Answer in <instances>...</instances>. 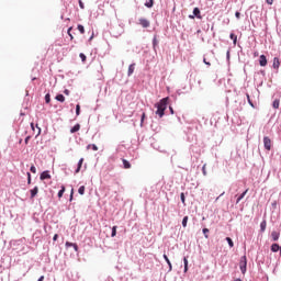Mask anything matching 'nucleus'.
<instances>
[{"instance_id":"48","label":"nucleus","mask_w":281,"mask_h":281,"mask_svg":"<svg viewBox=\"0 0 281 281\" xmlns=\"http://www.w3.org/2000/svg\"><path fill=\"white\" fill-rule=\"evenodd\" d=\"M169 111H170L171 115H175V110L172 109V106L169 108Z\"/></svg>"},{"instance_id":"45","label":"nucleus","mask_w":281,"mask_h":281,"mask_svg":"<svg viewBox=\"0 0 281 281\" xmlns=\"http://www.w3.org/2000/svg\"><path fill=\"white\" fill-rule=\"evenodd\" d=\"M183 262H184V267H187L188 266V257L183 258Z\"/></svg>"},{"instance_id":"38","label":"nucleus","mask_w":281,"mask_h":281,"mask_svg":"<svg viewBox=\"0 0 281 281\" xmlns=\"http://www.w3.org/2000/svg\"><path fill=\"white\" fill-rule=\"evenodd\" d=\"M79 8H81V10H85V3L82 2V0H79Z\"/></svg>"},{"instance_id":"55","label":"nucleus","mask_w":281,"mask_h":281,"mask_svg":"<svg viewBox=\"0 0 281 281\" xmlns=\"http://www.w3.org/2000/svg\"><path fill=\"white\" fill-rule=\"evenodd\" d=\"M205 65H207L210 67L212 64L210 61H206Z\"/></svg>"},{"instance_id":"2","label":"nucleus","mask_w":281,"mask_h":281,"mask_svg":"<svg viewBox=\"0 0 281 281\" xmlns=\"http://www.w3.org/2000/svg\"><path fill=\"white\" fill-rule=\"evenodd\" d=\"M239 269L243 274L247 273V256H243L239 261Z\"/></svg>"},{"instance_id":"11","label":"nucleus","mask_w":281,"mask_h":281,"mask_svg":"<svg viewBox=\"0 0 281 281\" xmlns=\"http://www.w3.org/2000/svg\"><path fill=\"white\" fill-rule=\"evenodd\" d=\"M271 238H272V240H280V233L279 232H277V231H273L272 233H271Z\"/></svg>"},{"instance_id":"16","label":"nucleus","mask_w":281,"mask_h":281,"mask_svg":"<svg viewBox=\"0 0 281 281\" xmlns=\"http://www.w3.org/2000/svg\"><path fill=\"white\" fill-rule=\"evenodd\" d=\"M229 38H231V41H233L234 45H236V43L238 41V36H236V34H234V33H231Z\"/></svg>"},{"instance_id":"34","label":"nucleus","mask_w":281,"mask_h":281,"mask_svg":"<svg viewBox=\"0 0 281 281\" xmlns=\"http://www.w3.org/2000/svg\"><path fill=\"white\" fill-rule=\"evenodd\" d=\"M76 115H80V104L76 105Z\"/></svg>"},{"instance_id":"30","label":"nucleus","mask_w":281,"mask_h":281,"mask_svg":"<svg viewBox=\"0 0 281 281\" xmlns=\"http://www.w3.org/2000/svg\"><path fill=\"white\" fill-rule=\"evenodd\" d=\"M226 240H227L229 247H234V241L232 240L231 237H226Z\"/></svg>"},{"instance_id":"32","label":"nucleus","mask_w":281,"mask_h":281,"mask_svg":"<svg viewBox=\"0 0 281 281\" xmlns=\"http://www.w3.org/2000/svg\"><path fill=\"white\" fill-rule=\"evenodd\" d=\"M180 199H181L183 205H186V194L184 193L180 194Z\"/></svg>"},{"instance_id":"42","label":"nucleus","mask_w":281,"mask_h":281,"mask_svg":"<svg viewBox=\"0 0 281 281\" xmlns=\"http://www.w3.org/2000/svg\"><path fill=\"white\" fill-rule=\"evenodd\" d=\"M31 172H33V175H36V167L31 166Z\"/></svg>"},{"instance_id":"44","label":"nucleus","mask_w":281,"mask_h":281,"mask_svg":"<svg viewBox=\"0 0 281 281\" xmlns=\"http://www.w3.org/2000/svg\"><path fill=\"white\" fill-rule=\"evenodd\" d=\"M167 265H168V267H169V271H171V269H172V262L167 261Z\"/></svg>"},{"instance_id":"33","label":"nucleus","mask_w":281,"mask_h":281,"mask_svg":"<svg viewBox=\"0 0 281 281\" xmlns=\"http://www.w3.org/2000/svg\"><path fill=\"white\" fill-rule=\"evenodd\" d=\"M247 100H248V104H250V106H252L254 109V102H251V98L249 97V94H247Z\"/></svg>"},{"instance_id":"50","label":"nucleus","mask_w":281,"mask_h":281,"mask_svg":"<svg viewBox=\"0 0 281 281\" xmlns=\"http://www.w3.org/2000/svg\"><path fill=\"white\" fill-rule=\"evenodd\" d=\"M53 240H54V241L58 240V234H55V235H54Z\"/></svg>"},{"instance_id":"35","label":"nucleus","mask_w":281,"mask_h":281,"mask_svg":"<svg viewBox=\"0 0 281 281\" xmlns=\"http://www.w3.org/2000/svg\"><path fill=\"white\" fill-rule=\"evenodd\" d=\"M144 120H146V112H143L142 114L140 124H144Z\"/></svg>"},{"instance_id":"20","label":"nucleus","mask_w":281,"mask_h":281,"mask_svg":"<svg viewBox=\"0 0 281 281\" xmlns=\"http://www.w3.org/2000/svg\"><path fill=\"white\" fill-rule=\"evenodd\" d=\"M260 229H261V232H265L267 229V221H262L260 223Z\"/></svg>"},{"instance_id":"54","label":"nucleus","mask_w":281,"mask_h":281,"mask_svg":"<svg viewBox=\"0 0 281 281\" xmlns=\"http://www.w3.org/2000/svg\"><path fill=\"white\" fill-rule=\"evenodd\" d=\"M184 273H188V266H184Z\"/></svg>"},{"instance_id":"43","label":"nucleus","mask_w":281,"mask_h":281,"mask_svg":"<svg viewBox=\"0 0 281 281\" xmlns=\"http://www.w3.org/2000/svg\"><path fill=\"white\" fill-rule=\"evenodd\" d=\"M266 3H268V5H273V0H266Z\"/></svg>"},{"instance_id":"9","label":"nucleus","mask_w":281,"mask_h":281,"mask_svg":"<svg viewBox=\"0 0 281 281\" xmlns=\"http://www.w3.org/2000/svg\"><path fill=\"white\" fill-rule=\"evenodd\" d=\"M82 164H85V158H81V159H79V161H78V167H77V169H76V175H78V172H80V170H81V168H82Z\"/></svg>"},{"instance_id":"52","label":"nucleus","mask_w":281,"mask_h":281,"mask_svg":"<svg viewBox=\"0 0 281 281\" xmlns=\"http://www.w3.org/2000/svg\"><path fill=\"white\" fill-rule=\"evenodd\" d=\"M43 280H45V276L40 277L37 281H43Z\"/></svg>"},{"instance_id":"15","label":"nucleus","mask_w":281,"mask_h":281,"mask_svg":"<svg viewBox=\"0 0 281 281\" xmlns=\"http://www.w3.org/2000/svg\"><path fill=\"white\" fill-rule=\"evenodd\" d=\"M122 162H123V166H124L125 170L131 169V162H128V160L122 159Z\"/></svg>"},{"instance_id":"49","label":"nucleus","mask_w":281,"mask_h":281,"mask_svg":"<svg viewBox=\"0 0 281 281\" xmlns=\"http://www.w3.org/2000/svg\"><path fill=\"white\" fill-rule=\"evenodd\" d=\"M70 201H74V189L71 190V193H70Z\"/></svg>"},{"instance_id":"8","label":"nucleus","mask_w":281,"mask_h":281,"mask_svg":"<svg viewBox=\"0 0 281 281\" xmlns=\"http://www.w3.org/2000/svg\"><path fill=\"white\" fill-rule=\"evenodd\" d=\"M272 67H273V69H277V70L280 69V58H278V57L273 58Z\"/></svg>"},{"instance_id":"21","label":"nucleus","mask_w":281,"mask_h":281,"mask_svg":"<svg viewBox=\"0 0 281 281\" xmlns=\"http://www.w3.org/2000/svg\"><path fill=\"white\" fill-rule=\"evenodd\" d=\"M112 238H115V236H117V226H113L112 227V234H111Z\"/></svg>"},{"instance_id":"56","label":"nucleus","mask_w":281,"mask_h":281,"mask_svg":"<svg viewBox=\"0 0 281 281\" xmlns=\"http://www.w3.org/2000/svg\"><path fill=\"white\" fill-rule=\"evenodd\" d=\"M203 63H204V65H205V64L207 63V59L204 58V59H203Z\"/></svg>"},{"instance_id":"47","label":"nucleus","mask_w":281,"mask_h":281,"mask_svg":"<svg viewBox=\"0 0 281 281\" xmlns=\"http://www.w3.org/2000/svg\"><path fill=\"white\" fill-rule=\"evenodd\" d=\"M235 16H236V19H240V12L237 11V12L235 13Z\"/></svg>"},{"instance_id":"41","label":"nucleus","mask_w":281,"mask_h":281,"mask_svg":"<svg viewBox=\"0 0 281 281\" xmlns=\"http://www.w3.org/2000/svg\"><path fill=\"white\" fill-rule=\"evenodd\" d=\"M74 243H70V241H66V247L69 248V247H74Z\"/></svg>"},{"instance_id":"5","label":"nucleus","mask_w":281,"mask_h":281,"mask_svg":"<svg viewBox=\"0 0 281 281\" xmlns=\"http://www.w3.org/2000/svg\"><path fill=\"white\" fill-rule=\"evenodd\" d=\"M194 16H196V19H202L201 10L199 8L193 9V15H189V19H194Z\"/></svg>"},{"instance_id":"59","label":"nucleus","mask_w":281,"mask_h":281,"mask_svg":"<svg viewBox=\"0 0 281 281\" xmlns=\"http://www.w3.org/2000/svg\"><path fill=\"white\" fill-rule=\"evenodd\" d=\"M38 135H41V128H38Z\"/></svg>"},{"instance_id":"12","label":"nucleus","mask_w":281,"mask_h":281,"mask_svg":"<svg viewBox=\"0 0 281 281\" xmlns=\"http://www.w3.org/2000/svg\"><path fill=\"white\" fill-rule=\"evenodd\" d=\"M134 72H135V64H131L128 66L127 76H133Z\"/></svg>"},{"instance_id":"14","label":"nucleus","mask_w":281,"mask_h":281,"mask_svg":"<svg viewBox=\"0 0 281 281\" xmlns=\"http://www.w3.org/2000/svg\"><path fill=\"white\" fill-rule=\"evenodd\" d=\"M271 251H273V254L280 251V245H278V244H272V245H271Z\"/></svg>"},{"instance_id":"31","label":"nucleus","mask_w":281,"mask_h":281,"mask_svg":"<svg viewBox=\"0 0 281 281\" xmlns=\"http://www.w3.org/2000/svg\"><path fill=\"white\" fill-rule=\"evenodd\" d=\"M78 193L79 194H85V186H81L79 189H78Z\"/></svg>"},{"instance_id":"4","label":"nucleus","mask_w":281,"mask_h":281,"mask_svg":"<svg viewBox=\"0 0 281 281\" xmlns=\"http://www.w3.org/2000/svg\"><path fill=\"white\" fill-rule=\"evenodd\" d=\"M138 23L142 25V27H150V21H148L146 18H140Z\"/></svg>"},{"instance_id":"24","label":"nucleus","mask_w":281,"mask_h":281,"mask_svg":"<svg viewBox=\"0 0 281 281\" xmlns=\"http://www.w3.org/2000/svg\"><path fill=\"white\" fill-rule=\"evenodd\" d=\"M77 30L80 32V34H85V26L83 25L79 24L77 26Z\"/></svg>"},{"instance_id":"18","label":"nucleus","mask_w":281,"mask_h":281,"mask_svg":"<svg viewBox=\"0 0 281 281\" xmlns=\"http://www.w3.org/2000/svg\"><path fill=\"white\" fill-rule=\"evenodd\" d=\"M55 100H57L58 102H65V95L63 94H57Z\"/></svg>"},{"instance_id":"17","label":"nucleus","mask_w":281,"mask_h":281,"mask_svg":"<svg viewBox=\"0 0 281 281\" xmlns=\"http://www.w3.org/2000/svg\"><path fill=\"white\" fill-rule=\"evenodd\" d=\"M78 131H80V124H76L71 130L70 133H78Z\"/></svg>"},{"instance_id":"13","label":"nucleus","mask_w":281,"mask_h":281,"mask_svg":"<svg viewBox=\"0 0 281 281\" xmlns=\"http://www.w3.org/2000/svg\"><path fill=\"white\" fill-rule=\"evenodd\" d=\"M31 192V199H34L36 194H38V187H34V189L30 190Z\"/></svg>"},{"instance_id":"27","label":"nucleus","mask_w":281,"mask_h":281,"mask_svg":"<svg viewBox=\"0 0 281 281\" xmlns=\"http://www.w3.org/2000/svg\"><path fill=\"white\" fill-rule=\"evenodd\" d=\"M45 102L46 104H49V102H52V97L49 95V93L45 95Z\"/></svg>"},{"instance_id":"3","label":"nucleus","mask_w":281,"mask_h":281,"mask_svg":"<svg viewBox=\"0 0 281 281\" xmlns=\"http://www.w3.org/2000/svg\"><path fill=\"white\" fill-rule=\"evenodd\" d=\"M263 146L266 150H271L272 142L271 138H269V136L263 137Z\"/></svg>"},{"instance_id":"29","label":"nucleus","mask_w":281,"mask_h":281,"mask_svg":"<svg viewBox=\"0 0 281 281\" xmlns=\"http://www.w3.org/2000/svg\"><path fill=\"white\" fill-rule=\"evenodd\" d=\"M182 226L188 227V216H184L182 220Z\"/></svg>"},{"instance_id":"39","label":"nucleus","mask_w":281,"mask_h":281,"mask_svg":"<svg viewBox=\"0 0 281 281\" xmlns=\"http://www.w3.org/2000/svg\"><path fill=\"white\" fill-rule=\"evenodd\" d=\"M205 167H206V165H203V167H202V172H203L204 177H205V175H207V170L205 169Z\"/></svg>"},{"instance_id":"22","label":"nucleus","mask_w":281,"mask_h":281,"mask_svg":"<svg viewBox=\"0 0 281 281\" xmlns=\"http://www.w3.org/2000/svg\"><path fill=\"white\" fill-rule=\"evenodd\" d=\"M146 8H153L155 5V0H149L148 2L145 3Z\"/></svg>"},{"instance_id":"1","label":"nucleus","mask_w":281,"mask_h":281,"mask_svg":"<svg viewBox=\"0 0 281 281\" xmlns=\"http://www.w3.org/2000/svg\"><path fill=\"white\" fill-rule=\"evenodd\" d=\"M168 100H170V98L166 97L155 104V108L157 109L156 115L159 117H164V115H166V110L168 109Z\"/></svg>"},{"instance_id":"51","label":"nucleus","mask_w":281,"mask_h":281,"mask_svg":"<svg viewBox=\"0 0 281 281\" xmlns=\"http://www.w3.org/2000/svg\"><path fill=\"white\" fill-rule=\"evenodd\" d=\"M72 247H74L75 251H78V244H74Z\"/></svg>"},{"instance_id":"25","label":"nucleus","mask_w":281,"mask_h":281,"mask_svg":"<svg viewBox=\"0 0 281 281\" xmlns=\"http://www.w3.org/2000/svg\"><path fill=\"white\" fill-rule=\"evenodd\" d=\"M71 30H74V27H69L67 31L68 36L70 37V41H74V35L71 34Z\"/></svg>"},{"instance_id":"6","label":"nucleus","mask_w":281,"mask_h":281,"mask_svg":"<svg viewBox=\"0 0 281 281\" xmlns=\"http://www.w3.org/2000/svg\"><path fill=\"white\" fill-rule=\"evenodd\" d=\"M259 65H260V67H267V56L260 55Z\"/></svg>"},{"instance_id":"37","label":"nucleus","mask_w":281,"mask_h":281,"mask_svg":"<svg viewBox=\"0 0 281 281\" xmlns=\"http://www.w3.org/2000/svg\"><path fill=\"white\" fill-rule=\"evenodd\" d=\"M27 183H32V175L30 172H27Z\"/></svg>"},{"instance_id":"40","label":"nucleus","mask_w":281,"mask_h":281,"mask_svg":"<svg viewBox=\"0 0 281 281\" xmlns=\"http://www.w3.org/2000/svg\"><path fill=\"white\" fill-rule=\"evenodd\" d=\"M30 139H32V136H26L24 144H30Z\"/></svg>"},{"instance_id":"23","label":"nucleus","mask_w":281,"mask_h":281,"mask_svg":"<svg viewBox=\"0 0 281 281\" xmlns=\"http://www.w3.org/2000/svg\"><path fill=\"white\" fill-rule=\"evenodd\" d=\"M65 194V187H61V190L58 192V199H63V195Z\"/></svg>"},{"instance_id":"57","label":"nucleus","mask_w":281,"mask_h":281,"mask_svg":"<svg viewBox=\"0 0 281 281\" xmlns=\"http://www.w3.org/2000/svg\"><path fill=\"white\" fill-rule=\"evenodd\" d=\"M31 127L33 128V131H34V123H31Z\"/></svg>"},{"instance_id":"19","label":"nucleus","mask_w":281,"mask_h":281,"mask_svg":"<svg viewBox=\"0 0 281 281\" xmlns=\"http://www.w3.org/2000/svg\"><path fill=\"white\" fill-rule=\"evenodd\" d=\"M272 106L273 109H280V100L279 99L274 100L272 103Z\"/></svg>"},{"instance_id":"53","label":"nucleus","mask_w":281,"mask_h":281,"mask_svg":"<svg viewBox=\"0 0 281 281\" xmlns=\"http://www.w3.org/2000/svg\"><path fill=\"white\" fill-rule=\"evenodd\" d=\"M64 93H65V95H69V90L66 89V90L64 91Z\"/></svg>"},{"instance_id":"46","label":"nucleus","mask_w":281,"mask_h":281,"mask_svg":"<svg viewBox=\"0 0 281 281\" xmlns=\"http://www.w3.org/2000/svg\"><path fill=\"white\" fill-rule=\"evenodd\" d=\"M164 258H165L166 262H170V259L168 258V255H164Z\"/></svg>"},{"instance_id":"7","label":"nucleus","mask_w":281,"mask_h":281,"mask_svg":"<svg viewBox=\"0 0 281 281\" xmlns=\"http://www.w3.org/2000/svg\"><path fill=\"white\" fill-rule=\"evenodd\" d=\"M41 181H45V179H52L49 171H43L40 176Z\"/></svg>"},{"instance_id":"10","label":"nucleus","mask_w":281,"mask_h":281,"mask_svg":"<svg viewBox=\"0 0 281 281\" xmlns=\"http://www.w3.org/2000/svg\"><path fill=\"white\" fill-rule=\"evenodd\" d=\"M249 192V189H246L245 192H243L238 198L236 203H240V201H243V199H245V196L247 195V193Z\"/></svg>"},{"instance_id":"26","label":"nucleus","mask_w":281,"mask_h":281,"mask_svg":"<svg viewBox=\"0 0 281 281\" xmlns=\"http://www.w3.org/2000/svg\"><path fill=\"white\" fill-rule=\"evenodd\" d=\"M202 232H203L205 238H210V235H207V234H210V229L209 228H203Z\"/></svg>"},{"instance_id":"36","label":"nucleus","mask_w":281,"mask_h":281,"mask_svg":"<svg viewBox=\"0 0 281 281\" xmlns=\"http://www.w3.org/2000/svg\"><path fill=\"white\" fill-rule=\"evenodd\" d=\"M91 146H92V150H98V145L95 144L88 145V148H91Z\"/></svg>"},{"instance_id":"28","label":"nucleus","mask_w":281,"mask_h":281,"mask_svg":"<svg viewBox=\"0 0 281 281\" xmlns=\"http://www.w3.org/2000/svg\"><path fill=\"white\" fill-rule=\"evenodd\" d=\"M79 57L81 58L82 63L87 61V55H85L83 53H80Z\"/></svg>"},{"instance_id":"58","label":"nucleus","mask_w":281,"mask_h":281,"mask_svg":"<svg viewBox=\"0 0 281 281\" xmlns=\"http://www.w3.org/2000/svg\"><path fill=\"white\" fill-rule=\"evenodd\" d=\"M234 281H243V280H240V279H235Z\"/></svg>"}]
</instances>
